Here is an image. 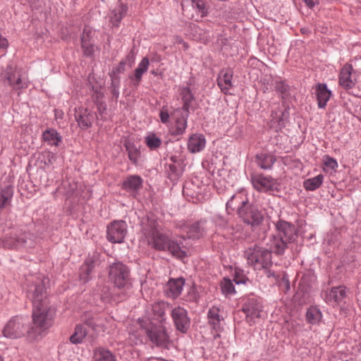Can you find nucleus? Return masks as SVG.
Instances as JSON below:
<instances>
[{
	"label": "nucleus",
	"mask_w": 361,
	"mask_h": 361,
	"mask_svg": "<svg viewBox=\"0 0 361 361\" xmlns=\"http://www.w3.org/2000/svg\"><path fill=\"white\" fill-rule=\"evenodd\" d=\"M45 280L41 276L31 277L27 280V297L33 305V324L40 331L49 329L52 325L54 317L52 310L48 305L44 288Z\"/></svg>",
	"instance_id": "nucleus-1"
},
{
	"label": "nucleus",
	"mask_w": 361,
	"mask_h": 361,
	"mask_svg": "<svg viewBox=\"0 0 361 361\" xmlns=\"http://www.w3.org/2000/svg\"><path fill=\"white\" fill-rule=\"evenodd\" d=\"M247 263L255 270H264L268 277L275 276L270 270L272 266L271 252L262 247L255 246L249 248L246 252Z\"/></svg>",
	"instance_id": "nucleus-2"
},
{
	"label": "nucleus",
	"mask_w": 361,
	"mask_h": 361,
	"mask_svg": "<svg viewBox=\"0 0 361 361\" xmlns=\"http://www.w3.org/2000/svg\"><path fill=\"white\" fill-rule=\"evenodd\" d=\"M294 227H276V233L270 240L269 248L277 255L283 253L286 244L294 240Z\"/></svg>",
	"instance_id": "nucleus-3"
},
{
	"label": "nucleus",
	"mask_w": 361,
	"mask_h": 361,
	"mask_svg": "<svg viewBox=\"0 0 361 361\" xmlns=\"http://www.w3.org/2000/svg\"><path fill=\"white\" fill-rule=\"evenodd\" d=\"M109 279L118 289L124 291L131 288L130 273L127 267L121 263H115L110 267Z\"/></svg>",
	"instance_id": "nucleus-4"
},
{
	"label": "nucleus",
	"mask_w": 361,
	"mask_h": 361,
	"mask_svg": "<svg viewBox=\"0 0 361 361\" xmlns=\"http://www.w3.org/2000/svg\"><path fill=\"white\" fill-rule=\"evenodd\" d=\"M250 181L253 188L259 192L271 194L279 191L278 180L271 176L263 173L252 174Z\"/></svg>",
	"instance_id": "nucleus-5"
},
{
	"label": "nucleus",
	"mask_w": 361,
	"mask_h": 361,
	"mask_svg": "<svg viewBox=\"0 0 361 361\" xmlns=\"http://www.w3.org/2000/svg\"><path fill=\"white\" fill-rule=\"evenodd\" d=\"M140 326L145 329L150 341L157 346H165L168 343L169 336L163 326H157L152 322L147 324L144 321H140Z\"/></svg>",
	"instance_id": "nucleus-6"
},
{
	"label": "nucleus",
	"mask_w": 361,
	"mask_h": 361,
	"mask_svg": "<svg viewBox=\"0 0 361 361\" xmlns=\"http://www.w3.org/2000/svg\"><path fill=\"white\" fill-rule=\"evenodd\" d=\"M2 332L6 338H17L27 333L28 327L21 318L13 317L7 322Z\"/></svg>",
	"instance_id": "nucleus-7"
},
{
	"label": "nucleus",
	"mask_w": 361,
	"mask_h": 361,
	"mask_svg": "<svg viewBox=\"0 0 361 361\" xmlns=\"http://www.w3.org/2000/svg\"><path fill=\"white\" fill-rule=\"evenodd\" d=\"M238 216L247 225L259 226L264 221L265 212L249 203L245 209L240 210Z\"/></svg>",
	"instance_id": "nucleus-8"
},
{
	"label": "nucleus",
	"mask_w": 361,
	"mask_h": 361,
	"mask_svg": "<svg viewBox=\"0 0 361 361\" xmlns=\"http://www.w3.org/2000/svg\"><path fill=\"white\" fill-rule=\"evenodd\" d=\"M355 75V71L353 66L348 63H345L338 74V85L345 90L354 88L357 84Z\"/></svg>",
	"instance_id": "nucleus-9"
},
{
	"label": "nucleus",
	"mask_w": 361,
	"mask_h": 361,
	"mask_svg": "<svg viewBox=\"0 0 361 361\" xmlns=\"http://www.w3.org/2000/svg\"><path fill=\"white\" fill-rule=\"evenodd\" d=\"M250 203L247 195L242 192H238L233 195L226 204V210L228 214H231L235 210L237 214L241 209H245Z\"/></svg>",
	"instance_id": "nucleus-10"
},
{
	"label": "nucleus",
	"mask_w": 361,
	"mask_h": 361,
	"mask_svg": "<svg viewBox=\"0 0 361 361\" xmlns=\"http://www.w3.org/2000/svg\"><path fill=\"white\" fill-rule=\"evenodd\" d=\"M346 290L345 287H334L325 294V302L335 307H341L345 303Z\"/></svg>",
	"instance_id": "nucleus-11"
},
{
	"label": "nucleus",
	"mask_w": 361,
	"mask_h": 361,
	"mask_svg": "<svg viewBox=\"0 0 361 361\" xmlns=\"http://www.w3.org/2000/svg\"><path fill=\"white\" fill-rule=\"evenodd\" d=\"M75 118L79 127L86 130L92 127L95 114L87 108L79 107L75 109Z\"/></svg>",
	"instance_id": "nucleus-12"
},
{
	"label": "nucleus",
	"mask_w": 361,
	"mask_h": 361,
	"mask_svg": "<svg viewBox=\"0 0 361 361\" xmlns=\"http://www.w3.org/2000/svg\"><path fill=\"white\" fill-rule=\"evenodd\" d=\"M171 317L177 329L183 333L186 332L190 325V320L186 310L177 307L172 310Z\"/></svg>",
	"instance_id": "nucleus-13"
},
{
	"label": "nucleus",
	"mask_w": 361,
	"mask_h": 361,
	"mask_svg": "<svg viewBox=\"0 0 361 361\" xmlns=\"http://www.w3.org/2000/svg\"><path fill=\"white\" fill-rule=\"evenodd\" d=\"M233 71L231 68L222 69L217 77V85L224 94L234 87L233 84Z\"/></svg>",
	"instance_id": "nucleus-14"
},
{
	"label": "nucleus",
	"mask_w": 361,
	"mask_h": 361,
	"mask_svg": "<svg viewBox=\"0 0 361 361\" xmlns=\"http://www.w3.org/2000/svg\"><path fill=\"white\" fill-rule=\"evenodd\" d=\"M143 180L138 175H130L123 181L121 188L123 190L135 195L142 188Z\"/></svg>",
	"instance_id": "nucleus-15"
},
{
	"label": "nucleus",
	"mask_w": 361,
	"mask_h": 361,
	"mask_svg": "<svg viewBox=\"0 0 361 361\" xmlns=\"http://www.w3.org/2000/svg\"><path fill=\"white\" fill-rule=\"evenodd\" d=\"M246 317L250 321L259 318L261 316L262 307L256 299L249 298L243 305V308Z\"/></svg>",
	"instance_id": "nucleus-16"
},
{
	"label": "nucleus",
	"mask_w": 361,
	"mask_h": 361,
	"mask_svg": "<svg viewBox=\"0 0 361 361\" xmlns=\"http://www.w3.org/2000/svg\"><path fill=\"white\" fill-rule=\"evenodd\" d=\"M185 280L183 278L170 279L165 288L166 295L172 299L177 298L182 293Z\"/></svg>",
	"instance_id": "nucleus-17"
},
{
	"label": "nucleus",
	"mask_w": 361,
	"mask_h": 361,
	"mask_svg": "<svg viewBox=\"0 0 361 361\" xmlns=\"http://www.w3.org/2000/svg\"><path fill=\"white\" fill-rule=\"evenodd\" d=\"M315 94L318 107L319 109H324L332 92L327 88V85L325 83H318L315 86Z\"/></svg>",
	"instance_id": "nucleus-18"
},
{
	"label": "nucleus",
	"mask_w": 361,
	"mask_h": 361,
	"mask_svg": "<svg viewBox=\"0 0 361 361\" xmlns=\"http://www.w3.org/2000/svg\"><path fill=\"white\" fill-rule=\"evenodd\" d=\"M92 32L87 27L84 28L82 35L81 36V47L83 54L87 57H92L94 52V46L90 41Z\"/></svg>",
	"instance_id": "nucleus-19"
},
{
	"label": "nucleus",
	"mask_w": 361,
	"mask_h": 361,
	"mask_svg": "<svg viewBox=\"0 0 361 361\" xmlns=\"http://www.w3.org/2000/svg\"><path fill=\"white\" fill-rule=\"evenodd\" d=\"M180 95L183 104L182 108H178L176 112H183L189 114L192 103L195 101V97L188 87H183L180 90Z\"/></svg>",
	"instance_id": "nucleus-20"
},
{
	"label": "nucleus",
	"mask_w": 361,
	"mask_h": 361,
	"mask_svg": "<svg viewBox=\"0 0 361 361\" xmlns=\"http://www.w3.org/2000/svg\"><path fill=\"white\" fill-rule=\"evenodd\" d=\"M128 7L127 4H118L109 15L110 22L113 26L118 27L121 21L127 14Z\"/></svg>",
	"instance_id": "nucleus-21"
},
{
	"label": "nucleus",
	"mask_w": 361,
	"mask_h": 361,
	"mask_svg": "<svg viewBox=\"0 0 361 361\" xmlns=\"http://www.w3.org/2000/svg\"><path fill=\"white\" fill-rule=\"evenodd\" d=\"M180 116L177 117L175 121L174 125L170 130L171 134L173 136L182 135L187 128V121L189 114L188 113L179 112Z\"/></svg>",
	"instance_id": "nucleus-22"
},
{
	"label": "nucleus",
	"mask_w": 361,
	"mask_h": 361,
	"mask_svg": "<svg viewBox=\"0 0 361 361\" xmlns=\"http://www.w3.org/2000/svg\"><path fill=\"white\" fill-rule=\"evenodd\" d=\"M206 144V140L202 134H193L192 135L188 142V150L192 153H196L202 151Z\"/></svg>",
	"instance_id": "nucleus-23"
},
{
	"label": "nucleus",
	"mask_w": 361,
	"mask_h": 361,
	"mask_svg": "<svg viewBox=\"0 0 361 361\" xmlns=\"http://www.w3.org/2000/svg\"><path fill=\"white\" fill-rule=\"evenodd\" d=\"M151 232L154 248L159 250H166V247L171 240L165 235L160 233L155 228H152Z\"/></svg>",
	"instance_id": "nucleus-24"
},
{
	"label": "nucleus",
	"mask_w": 361,
	"mask_h": 361,
	"mask_svg": "<svg viewBox=\"0 0 361 361\" xmlns=\"http://www.w3.org/2000/svg\"><path fill=\"white\" fill-rule=\"evenodd\" d=\"M42 139L49 145L59 146L62 141V137L54 128H48L42 133Z\"/></svg>",
	"instance_id": "nucleus-25"
},
{
	"label": "nucleus",
	"mask_w": 361,
	"mask_h": 361,
	"mask_svg": "<svg viewBox=\"0 0 361 361\" xmlns=\"http://www.w3.org/2000/svg\"><path fill=\"white\" fill-rule=\"evenodd\" d=\"M107 238L109 241L120 243L123 241L126 231L123 227H107Z\"/></svg>",
	"instance_id": "nucleus-26"
},
{
	"label": "nucleus",
	"mask_w": 361,
	"mask_h": 361,
	"mask_svg": "<svg viewBox=\"0 0 361 361\" xmlns=\"http://www.w3.org/2000/svg\"><path fill=\"white\" fill-rule=\"evenodd\" d=\"M275 161L276 158L271 154L261 153L256 155V162L262 169H271Z\"/></svg>",
	"instance_id": "nucleus-27"
},
{
	"label": "nucleus",
	"mask_w": 361,
	"mask_h": 361,
	"mask_svg": "<svg viewBox=\"0 0 361 361\" xmlns=\"http://www.w3.org/2000/svg\"><path fill=\"white\" fill-rule=\"evenodd\" d=\"M94 267V260L93 258H87L80 267V279L83 283L87 282L90 279V275Z\"/></svg>",
	"instance_id": "nucleus-28"
},
{
	"label": "nucleus",
	"mask_w": 361,
	"mask_h": 361,
	"mask_svg": "<svg viewBox=\"0 0 361 361\" xmlns=\"http://www.w3.org/2000/svg\"><path fill=\"white\" fill-rule=\"evenodd\" d=\"M94 361H116L115 355L108 349L96 348L93 351Z\"/></svg>",
	"instance_id": "nucleus-29"
},
{
	"label": "nucleus",
	"mask_w": 361,
	"mask_h": 361,
	"mask_svg": "<svg viewBox=\"0 0 361 361\" xmlns=\"http://www.w3.org/2000/svg\"><path fill=\"white\" fill-rule=\"evenodd\" d=\"M124 146L128 152L129 159L133 164L137 165L140 157V149L130 140H126L124 143Z\"/></svg>",
	"instance_id": "nucleus-30"
},
{
	"label": "nucleus",
	"mask_w": 361,
	"mask_h": 361,
	"mask_svg": "<svg viewBox=\"0 0 361 361\" xmlns=\"http://www.w3.org/2000/svg\"><path fill=\"white\" fill-rule=\"evenodd\" d=\"M169 307V304L164 301L158 302L152 305V312L160 322L165 319V312Z\"/></svg>",
	"instance_id": "nucleus-31"
},
{
	"label": "nucleus",
	"mask_w": 361,
	"mask_h": 361,
	"mask_svg": "<svg viewBox=\"0 0 361 361\" xmlns=\"http://www.w3.org/2000/svg\"><path fill=\"white\" fill-rule=\"evenodd\" d=\"M324 176L319 174L315 177L308 178L303 182V186L307 190H315L319 188L323 183Z\"/></svg>",
	"instance_id": "nucleus-32"
},
{
	"label": "nucleus",
	"mask_w": 361,
	"mask_h": 361,
	"mask_svg": "<svg viewBox=\"0 0 361 361\" xmlns=\"http://www.w3.org/2000/svg\"><path fill=\"white\" fill-rule=\"evenodd\" d=\"M220 310L219 307L213 306L211 307L208 312V317L209 323L213 325L214 329H219L220 322L222 317L219 314Z\"/></svg>",
	"instance_id": "nucleus-33"
},
{
	"label": "nucleus",
	"mask_w": 361,
	"mask_h": 361,
	"mask_svg": "<svg viewBox=\"0 0 361 361\" xmlns=\"http://www.w3.org/2000/svg\"><path fill=\"white\" fill-rule=\"evenodd\" d=\"M166 250H169L171 255L176 258L183 259L186 257V252L181 248L180 243H178L173 240H171L170 243H169Z\"/></svg>",
	"instance_id": "nucleus-34"
},
{
	"label": "nucleus",
	"mask_w": 361,
	"mask_h": 361,
	"mask_svg": "<svg viewBox=\"0 0 361 361\" xmlns=\"http://www.w3.org/2000/svg\"><path fill=\"white\" fill-rule=\"evenodd\" d=\"M5 79L14 89H21L27 87L26 83L23 82L20 77L16 78V75L11 74V72L6 73Z\"/></svg>",
	"instance_id": "nucleus-35"
},
{
	"label": "nucleus",
	"mask_w": 361,
	"mask_h": 361,
	"mask_svg": "<svg viewBox=\"0 0 361 361\" xmlns=\"http://www.w3.org/2000/svg\"><path fill=\"white\" fill-rule=\"evenodd\" d=\"M87 334L86 329L82 325H77L74 334L70 337L72 343H80L82 341Z\"/></svg>",
	"instance_id": "nucleus-36"
},
{
	"label": "nucleus",
	"mask_w": 361,
	"mask_h": 361,
	"mask_svg": "<svg viewBox=\"0 0 361 361\" xmlns=\"http://www.w3.org/2000/svg\"><path fill=\"white\" fill-rule=\"evenodd\" d=\"M306 317L309 323L315 324L321 320L322 313L318 308L315 307H311L307 311Z\"/></svg>",
	"instance_id": "nucleus-37"
},
{
	"label": "nucleus",
	"mask_w": 361,
	"mask_h": 361,
	"mask_svg": "<svg viewBox=\"0 0 361 361\" xmlns=\"http://www.w3.org/2000/svg\"><path fill=\"white\" fill-rule=\"evenodd\" d=\"M274 89L281 94L283 99H287L290 95V87L284 80H276Z\"/></svg>",
	"instance_id": "nucleus-38"
},
{
	"label": "nucleus",
	"mask_w": 361,
	"mask_h": 361,
	"mask_svg": "<svg viewBox=\"0 0 361 361\" xmlns=\"http://www.w3.org/2000/svg\"><path fill=\"white\" fill-rule=\"evenodd\" d=\"M182 168L178 165L174 164H169L167 169L168 178L172 181L175 182L178 180L180 176L182 175Z\"/></svg>",
	"instance_id": "nucleus-39"
},
{
	"label": "nucleus",
	"mask_w": 361,
	"mask_h": 361,
	"mask_svg": "<svg viewBox=\"0 0 361 361\" xmlns=\"http://www.w3.org/2000/svg\"><path fill=\"white\" fill-rule=\"evenodd\" d=\"M111 85L109 87L112 94V99L117 101L119 97L120 77H110Z\"/></svg>",
	"instance_id": "nucleus-40"
},
{
	"label": "nucleus",
	"mask_w": 361,
	"mask_h": 361,
	"mask_svg": "<svg viewBox=\"0 0 361 361\" xmlns=\"http://www.w3.org/2000/svg\"><path fill=\"white\" fill-rule=\"evenodd\" d=\"M145 143L149 149L154 150L161 146V140L154 133H152L145 137Z\"/></svg>",
	"instance_id": "nucleus-41"
},
{
	"label": "nucleus",
	"mask_w": 361,
	"mask_h": 361,
	"mask_svg": "<svg viewBox=\"0 0 361 361\" xmlns=\"http://www.w3.org/2000/svg\"><path fill=\"white\" fill-rule=\"evenodd\" d=\"M221 289L224 295H229L235 293V287L231 279L224 278L221 282Z\"/></svg>",
	"instance_id": "nucleus-42"
},
{
	"label": "nucleus",
	"mask_w": 361,
	"mask_h": 361,
	"mask_svg": "<svg viewBox=\"0 0 361 361\" xmlns=\"http://www.w3.org/2000/svg\"><path fill=\"white\" fill-rule=\"evenodd\" d=\"M192 6L196 8L197 12L201 13L202 16H205L207 14V9L204 0H191Z\"/></svg>",
	"instance_id": "nucleus-43"
},
{
	"label": "nucleus",
	"mask_w": 361,
	"mask_h": 361,
	"mask_svg": "<svg viewBox=\"0 0 361 361\" xmlns=\"http://www.w3.org/2000/svg\"><path fill=\"white\" fill-rule=\"evenodd\" d=\"M193 186L190 182L185 183L183 187V195L187 197L194 198L197 193L192 190Z\"/></svg>",
	"instance_id": "nucleus-44"
},
{
	"label": "nucleus",
	"mask_w": 361,
	"mask_h": 361,
	"mask_svg": "<svg viewBox=\"0 0 361 361\" xmlns=\"http://www.w3.org/2000/svg\"><path fill=\"white\" fill-rule=\"evenodd\" d=\"M248 281V278L244 274L243 271L239 269H235L234 281L237 284H245Z\"/></svg>",
	"instance_id": "nucleus-45"
},
{
	"label": "nucleus",
	"mask_w": 361,
	"mask_h": 361,
	"mask_svg": "<svg viewBox=\"0 0 361 361\" xmlns=\"http://www.w3.org/2000/svg\"><path fill=\"white\" fill-rule=\"evenodd\" d=\"M92 90L93 91L92 99L94 104L104 101V94L100 88L92 87Z\"/></svg>",
	"instance_id": "nucleus-46"
},
{
	"label": "nucleus",
	"mask_w": 361,
	"mask_h": 361,
	"mask_svg": "<svg viewBox=\"0 0 361 361\" xmlns=\"http://www.w3.org/2000/svg\"><path fill=\"white\" fill-rule=\"evenodd\" d=\"M126 61L122 60L116 67H114L111 72L109 73L110 77H119L118 75L124 72Z\"/></svg>",
	"instance_id": "nucleus-47"
},
{
	"label": "nucleus",
	"mask_w": 361,
	"mask_h": 361,
	"mask_svg": "<svg viewBox=\"0 0 361 361\" xmlns=\"http://www.w3.org/2000/svg\"><path fill=\"white\" fill-rule=\"evenodd\" d=\"M149 65V61L148 58L144 57L140 63L138 64V66L135 68V71L138 72L139 73H141L143 75L145 73H146L148 70V67Z\"/></svg>",
	"instance_id": "nucleus-48"
},
{
	"label": "nucleus",
	"mask_w": 361,
	"mask_h": 361,
	"mask_svg": "<svg viewBox=\"0 0 361 361\" xmlns=\"http://www.w3.org/2000/svg\"><path fill=\"white\" fill-rule=\"evenodd\" d=\"M324 164L331 169H336L338 167V163L336 160L329 155H326L324 157Z\"/></svg>",
	"instance_id": "nucleus-49"
},
{
	"label": "nucleus",
	"mask_w": 361,
	"mask_h": 361,
	"mask_svg": "<svg viewBox=\"0 0 361 361\" xmlns=\"http://www.w3.org/2000/svg\"><path fill=\"white\" fill-rule=\"evenodd\" d=\"M288 110H289L288 107L285 108L284 110L281 111V114L279 116H277L276 113H275V116H274V112H272L271 116L273 117V119L276 120V122L280 123L283 120L288 118V116H289Z\"/></svg>",
	"instance_id": "nucleus-50"
},
{
	"label": "nucleus",
	"mask_w": 361,
	"mask_h": 361,
	"mask_svg": "<svg viewBox=\"0 0 361 361\" xmlns=\"http://www.w3.org/2000/svg\"><path fill=\"white\" fill-rule=\"evenodd\" d=\"M195 32L200 35V37L197 38L200 41L203 43H206L209 41L210 36L208 32H204V33H202L204 30L198 26L195 27Z\"/></svg>",
	"instance_id": "nucleus-51"
},
{
	"label": "nucleus",
	"mask_w": 361,
	"mask_h": 361,
	"mask_svg": "<svg viewBox=\"0 0 361 361\" xmlns=\"http://www.w3.org/2000/svg\"><path fill=\"white\" fill-rule=\"evenodd\" d=\"M314 279V276L311 274L305 275L302 277L299 282L300 286L307 287L310 286L309 282H312Z\"/></svg>",
	"instance_id": "nucleus-52"
},
{
	"label": "nucleus",
	"mask_w": 361,
	"mask_h": 361,
	"mask_svg": "<svg viewBox=\"0 0 361 361\" xmlns=\"http://www.w3.org/2000/svg\"><path fill=\"white\" fill-rule=\"evenodd\" d=\"M142 75H142L141 73H139L138 72H136L135 71L134 74L133 75L129 76V78L130 79L133 85L138 86L142 80Z\"/></svg>",
	"instance_id": "nucleus-53"
},
{
	"label": "nucleus",
	"mask_w": 361,
	"mask_h": 361,
	"mask_svg": "<svg viewBox=\"0 0 361 361\" xmlns=\"http://www.w3.org/2000/svg\"><path fill=\"white\" fill-rule=\"evenodd\" d=\"M212 224H216V226H224L227 224V221L221 216L215 214L212 216Z\"/></svg>",
	"instance_id": "nucleus-54"
},
{
	"label": "nucleus",
	"mask_w": 361,
	"mask_h": 361,
	"mask_svg": "<svg viewBox=\"0 0 361 361\" xmlns=\"http://www.w3.org/2000/svg\"><path fill=\"white\" fill-rule=\"evenodd\" d=\"M159 117L161 123H167L169 121L170 115L168 110L164 107L162 108L159 113Z\"/></svg>",
	"instance_id": "nucleus-55"
},
{
	"label": "nucleus",
	"mask_w": 361,
	"mask_h": 361,
	"mask_svg": "<svg viewBox=\"0 0 361 361\" xmlns=\"http://www.w3.org/2000/svg\"><path fill=\"white\" fill-rule=\"evenodd\" d=\"M97 106V111L101 116L106 111V104L104 101L94 104Z\"/></svg>",
	"instance_id": "nucleus-56"
},
{
	"label": "nucleus",
	"mask_w": 361,
	"mask_h": 361,
	"mask_svg": "<svg viewBox=\"0 0 361 361\" xmlns=\"http://www.w3.org/2000/svg\"><path fill=\"white\" fill-rule=\"evenodd\" d=\"M8 46V42L6 38L0 33V49H5Z\"/></svg>",
	"instance_id": "nucleus-57"
},
{
	"label": "nucleus",
	"mask_w": 361,
	"mask_h": 361,
	"mask_svg": "<svg viewBox=\"0 0 361 361\" xmlns=\"http://www.w3.org/2000/svg\"><path fill=\"white\" fill-rule=\"evenodd\" d=\"M126 62L128 61L129 63L130 66H132L133 63L135 61V54L133 51H131L126 57V59L124 60Z\"/></svg>",
	"instance_id": "nucleus-58"
},
{
	"label": "nucleus",
	"mask_w": 361,
	"mask_h": 361,
	"mask_svg": "<svg viewBox=\"0 0 361 361\" xmlns=\"http://www.w3.org/2000/svg\"><path fill=\"white\" fill-rule=\"evenodd\" d=\"M303 1L305 2V4H306V6L310 8H312L313 7H314L317 4H319V1L318 0H303Z\"/></svg>",
	"instance_id": "nucleus-59"
},
{
	"label": "nucleus",
	"mask_w": 361,
	"mask_h": 361,
	"mask_svg": "<svg viewBox=\"0 0 361 361\" xmlns=\"http://www.w3.org/2000/svg\"><path fill=\"white\" fill-rule=\"evenodd\" d=\"M149 225L148 226H159V222L157 219H155L153 215L148 217Z\"/></svg>",
	"instance_id": "nucleus-60"
},
{
	"label": "nucleus",
	"mask_w": 361,
	"mask_h": 361,
	"mask_svg": "<svg viewBox=\"0 0 361 361\" xmlns=\"http://www.w3.org/2000/svg\"><path fill=\"white\" fill-rule=\"evenodd\" d=\"M13 71H14V67L13 66V63H10L9 64H8L5 71L2 73V77L5 78V74L7 72H11V74H14Z\"/></svg>",
	"instance_id": "nucleus-61"
},
{
	"label": "nucleus",
	"mask_w": 361,
	"mask_h": 361,
	"mask_svg": "<svg viewBox=\"0 0 361 361\" xmlns=\"http://www.w3.org/2000/svg\"><path fill=\"white\" fill-rule=\"evenodd\" d=\"M300 32L302 33V34H308L310 32V31L306 28V27H302L300 29Z\"/></svg>",
	"instance_id": "nucleus-62"
},
{
	"label": "nucleus",
	"mask_w": 361,
	"mask_h": 361,
	"mask_svg": "<svg viewBox=\"0 0 361 361\" xmlns=\"http://www.w3.org/2000/svg\"><path fill=\"white\" fill-rule=\"evenodd\" d=\"M207 223V221L206 219H201L196 223L195 226H200V224H205Z\"/></svg>",
	"instance_id": "nucleus-63"
},
{
	"label": "nucleus",
	"mask_w": 361,
	"mask_h": 361,
	"mask_svg": "<svg viewBox=\"0 0 361 361\" xmlns=\"http://www.w3.org/2000/svg\"><path fill=\"white\" fill-rule=\"evenodd\" d=\"M178 42L179 43H183L185 49H188L189 47L188 44L186 42H183V39H180Z\"/></svg>",
	"instance_id": "nucleus-64"
}]
</instances>
